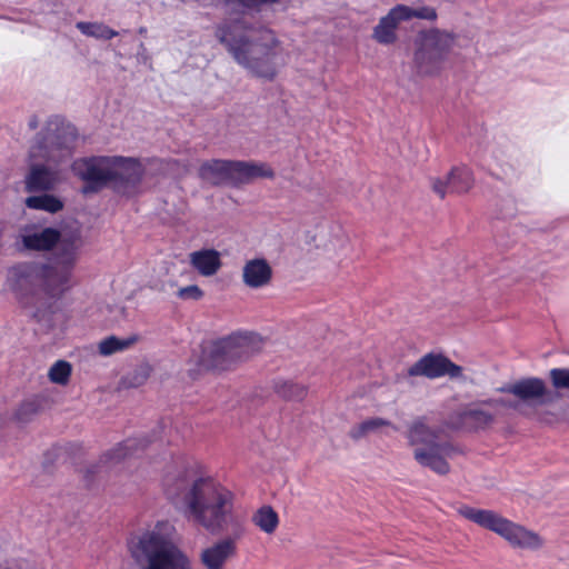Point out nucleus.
Returning a JSON list of instances; mask_svg holds the SVG:
<instances>
[{"instance_id":"nucleus-1","label":"nucleus","mask_w":569,"mask_h":569,"mask_svg":"<svg viewBox=\"0 0 569 569\" xmlns=\"http://www.w3.org/2000/svg\"><path fill=\"white\" fill-rule=\"evenodd\" d=\"M162 486L166 497L183 510L189 521L210 533L227 532L224 538L199 553L204 569H226L237 556L238 541L247 532L244 517L234 512V493L212 476L191 466L168 471Z\"/></svg>"},{"instance_id":"nucleus-2","label":"nucleus","mask_w":569,"mask_h":569,"mask_svg":"<svg viewBox=\"0 0 569 569\" xmlns=\"http://www.w3.org/2000/svg\"><path fill=\"white\" fill-rule=\"evenodd\" d=\"M81 241L64 240L53 261H23L9 268L6 284L22 308L46 328L53 326L57 302L74 286V267Z\"/></svg>"},{"instance_id":"nucleus-3","label":"nucleus","mask_w":569,"mask_h":569,"mask_svg":"<svg viewBox=\"0 0 569 569\" xmlns=\"http://www.w3.org/2000/svg\"><path fill=\"white\" fill-rule=\"evenodd\" d=\"M278 0H221L228 8L227 17L214 26V38L251 76L271 81L278 73L276 59L280 41L276 33L253 21L248 11Z\"/></svg>"},{"instance_id":"nucleus-4","label":"nucleus","mask_w":569,"mask_h":569,"mask_svg":"<svg viewBox=\"0 0 569 569\" xmlns=\"http://www.w3.org/2000/svg\"><path fill=\"white\" fill-rule=\"evenodd\" d=\"M76 130L59 117L50 118L30 147L28 171L23 178L29 193L52 191L59 182L58 164L72 152Z\"/></svg>"},{"instance_id":"nucleus-5","label":"nucleus","mask_w":569,"mask_h":569,"mask_svg":"<svg viewBox=\"0 0 569 569\" xmlns=\"http://www.w3.org/2000/svg\"><path fill=\"white\" fill-rule=\"evenodd\" d=\"M170 530L168 522H158L130 540L128 550L138 569H193L191 559L171 539Z\"/></svg>"},{"instance_id":"nucleus-6","label":"nucleus","mask_w":569,"mask_h":569,"mask_svg":"<svg viewBox=\"0 0 569 569\" xmlns=\"http://www.w3.org/2000/svg\"><path fill=\"white\" fill-rule=\"evenodd\" d=\"M262 348V339L251 332H236L211 341L202 351L200 365L206 369L227 370L248 360Z\"/></svg>"},{"instance_id":"nucleus-7","label":"nucleus","mask_w":569,"mask_h":569,"mask_svg":"<svg viewBox=\"0 0 569 569\" xmlns=\"http://www.w3.org/2000/svg\"><path fill=\"white\" fill-rule=\"evenodd\" d=\"M457 511L465 519L499 535L513 548L538 550L545 545V540L537 532L500 516L493 510L463 505Z\"/></svg>"},{"instance_id":"nucleus-8","label":"nucleus","mask_w":569,"mask_h":569,"mask_svg":"<svg viewBox=\"0 0 569 569\" xmlns=\"http://www.w3.org/2000/svg\"><path fill=\"white\" fill-rule=\"evenodd\" d=\"M453 32L431 28L420 31L415 40L413 64L421 76L440 73L442 64L456 43Z\"/></svg>"},{"instance_id":"nucleus-9","label":"nucleus","mask_w":569,"mask_h":569,"mask_svg":"<svg viewBox=\"0 0 569 569\" xmlns=\"http://www.w3.org/2000/svg\"><path fill=\"white\" fill-rule=\"evenodd\" d=\"M71 239L81 241L78 233L63 236L56 228L27 223L19 228L16 244L20 250L29 252H47L57 247L56 256H61V243Z\"/></svg>"},{"instance_id":"nucleus-10","label":"nucleus","mask_w":569,"mask_h":569,"mask_svg":"<svg viewBox=\"0 0 569 569\" xmlns=\"http://www.w3.org/2000/svg\"><path fill=\"white\" fill-rule=\"evenodd\" d=\"M72 169L82 181L83 193H93L110 186L112 156H98L79 159L73 162Z\"/></svg>"},{"instance_id":"nucleus-11","label":"nucleus","mask_w":569,"mask_h":569,"mask_svg":"<svg viewBox=\"0 0 569 569\" xmlns=\"http://www.w3.org/2000/svg\"><path fill=\"white\" fill-rule=\"evenodd\" d=\"M143 174L144 167L138 159L112 156L110 187L116 192L126 196L136 193Z\"/></svg>"},{"instance_id":"nucleus-12","label":"nucleus","mask_w":569,"mask_h":569,"mask_svg":"<svg viewBox=\"0 0 569 569\" xmlns=\"http://www.w3.org/2000/svg\"><path fill=\"white\" fill-rule=\"evenodd\" d=\"M409 377H425L430 380L448 377L465 380L463 368L442 353L429 352L416 361L407 371Z\"/></svg>"},{"instance_id":"nucleus-13","label":"nucleus","mask_w":569,"mask_h":569,"mask_svg":"<svg viewBox=\"0 0 569 569\" xmlns=\"http://www.w3.org/2000/svg\"><path fill=\"white\" fill-rule=\"evenodd\" d=\"M457 449L448 441H439L432 446L413 450L415 460L425 468H429L440 476L450 472L449 458H452Z\"/></svg>"},{"instance_id":"nucleus-14","label":"nucleus","mask_w":569,"mask_h":569,"mask_svg":"<svg viewBox=\"0 0 569 569\" xmlns=\"http://www.w3.org/2000/svg\"><path fill=\"white\" fill-rule=\"evenodd\" d=\"M500 407L516 408L517 406L503 399H488L469 406L461 412V419L472 429H485L495 421Z\"/></svg>"},{"instance_id":"nucleus-15","label":"nucleus","mask_w":569,"mask_h":569,"mask_svg":"<svg viewBox=\"0 0 569 569\" xmlns=\"http://www.w3.org/2000/svg\"><path fill=\"white\" fill-rule=\"evenodd\" d=\"M473 176L467 167H455L446 179H433L432 190L443 199L448 193H465L473 187Z\"/></svg>"},{"instance_id":"nucleus-16","label":"nucleus","mask_w":569,"mask_h":569,"mask_svg":"<svg viewBox=\"0 0 569 569\" xmlns=\"http://www.w3.org/2000/svg\"><path fill=\"white\" fill-rule=\"evenodd\" d=\"M230 186L248 184L256 179L274 178L273 169L264 162L231 160Z\"/></svg>"},{"instance_id":"nucleus-17","label":"nucleus","mask_w":569,"mask_h":569,"mask_svg":"<svg viewBox=\"0 0 569 569\" xmlns=\"http://www.w3.org/2000/svg\"><path fill=\"white\" fill-rule=\"evenodd\" d=\"M272 276V267L264 258L249 259L242 267V282L250 289H261L269 286Z\"/></svg>"},{"instance_id":"nucleus-18","label":"nucleus","mask_w":569,"mask_h":569,"mask_svg":"<svg viewBox=\"0 0 569 569\" xmlns=\"http://www.w3.org/2000/svg\"><path fill=\"white\" fill-rule=\"evenodd\" d=\"M501 391L509 392L525 402H536L545 405L549 400V392L545 382L539 378H527L515 382L511 386L501 388Z\"/></svg>"},{"instance_id":"nucleus-19","label":"nucleus","mask_w":569,"mask_h":569,"mask_svg":"<svg viewBox=\"0 0 569 569\" xmlns=\"http://www.w3.org/2000/svg\"><path fill=\"white\" fill-rule=\"evenodd\" d=\"M189 263L202 277H212L222 267L221 253L213 248H202L189 253Z\"/></svg>"},{"instance_id":"nucleus-20","label":"nucleus","mask_w":569,"mask_h":569,"mask_svg":"<svg viewBox=\"0 0 569 569\" xmlns=\"http://www.w3.org/2000/svg\"><path fill=\"white\" fill-rule=\"evenodd\" d=\"M405 21L399 7H393L385 17H381L373 28L372 38L380 44H393L397 39V29L400 22Z\"/></svg>"},{"instance_id":"nucleus-21","label":"nucleus","mask_w":569,"mask_h":569,"mask_svg":"<svg viewBox=\"0 0 569 569\" xmlns=\"http://www.w3.org/2000/svg\"><path fill=\"white\" fill-rule=\"evenodd\" d=\"M406 438L412 451L439 442L438 431L431 428L425 418H418L408 426Z\"/></svg>"},{"instance_id":"nucleus-22","label":"nucleus","mask_w":569,"mask_h":569,"mask_svg":"<svg viewBox=\"0 0 569 569\" xmlns=\"http://www.w3.org/2000/svg\"><path fill=\"white\" fill-rule=\"evenodd\" d=\"M231 160L212 159L199 168V177L211 186H230Z\"/></svg>"},{"instance_id":"nucleus-23","label":"nucleus","mask_w":569,"mask_h":569,"mask_svg":"<svg viewBox=\"0 0 569 569\" xmlns=\"http://www.w3.org/2000/svg\"><path fill=\"white\" fill-rule=\"evenodd\" d=\"M323 250L328 259L340 263L350 256L349 237L341 229H337L323 244Z\"/></svg>"},{"instance_id":"nucleus-24","label":"nucleus","mask_w":569,"mask_h":569,"mask_svg":"<svg viewBox=\"0 0 569 569\" xmlns=\"http://www.w3.org/2000/svg\"><path fill=\"white\" fill-rule=\"evenodd\" d=\"M251 521L262 532L272 535L279 526V516L271 506L264 505L252 513Z\"/></svg>"},{"instance_id":"nucleus-25","label":"nucleus","mask_w":569,"mask_h":569,"mask_svg":"<svg viewBox=\"0 0 569 569\" xmlns=\"http://www.w3.org/2000/svg\"><path fill=\"white\" fill-rule=\"evenodd\" d=\"M146 445L137 439H128L111 449L104 457L111 463H118L121 460L138 456L144 449Z\"/></svg>"},{"instance_id":"nucleus-26","label":"nucleus","mask_w":569,"mask_h":569,"mask_svg":"<svg viewBox=\"0 0 569 569\" xmlns=\"http://www.w3.org/2000/svg\"><path fill=\"white\" fill-rule=\"evenodd\" d=\"M24 204L29 209L42 210L56 213L63 209V202L56 196L42 192L40 196H30L24 200Z\"/></svg>"},{"instance_id":"nucleus-27","label":"nucleus","mask_w":569,"mask_h":569,"mask_svg":"<svg viewBox=\"0 0 569 569\" xmlns=\"http://www.w3.org/2000/svg\"><path fill=\"white\" fill-rule=\"evenodd\" d=\"M383 427H391L395 431L398 430V428L393 426L389 420L380 417H375L353 426L349 431V437L353 440H359L371 432L378 431Z\"/></svg>"},{"instance_id":"nucleus-28","label":"nucleus","mask_w":569,"mask_h":569,"mask_svg":"<svg viewBox=\"0 0 569 569\" xmlns=\"http://www.w3.org/2000/svg\"><path fill=\"white\" fill-rule=\"evenodd\" d=\"M137 341L138 336L136 335L127 338H118L116 336H110L99 342L98 350L101 356H111L116 352L129 349Z\"/></svg>"},{"instance_id":"nucleus-29","label":"nucleus","mask_w":569,"mask_h":569,"mask_svg":"<svg viewBox=\"0 0 569 569\" xmlns=\"http://www.w3.org/2000/svg\"><path fill=\"white\" fill-rule=\"evenodd\" d=\"M76 27L82 34L96 39L110 40L118 36V31L109 28L102 22L79 21Z\"/></svg>"},{"instance_id":"nucleus-30","label":"nucleus","mask_w":569,"mask_h":569,"mask_svg":"<svg viewBox=\"0 0 569 569\" xmlns=\"http://www.w3.org/2000/svg\"><path fill=\"white\" fill-rule=\"evenodd\" d=\"M274 392L284 400L300 401L307 396V388L292 381H278Z\"/></svg>"},{"instance_id":"nucleus-31","label":"nucleus","mask_w":569,"mask_h":569,"mask_svg":"<svg viewBox=\"0 0 569 569\" xmlns=\"http://www.w3.org/2000/svg\"><path fill=\"white\" fill-rule=\"evenodd\" d=\"M398 7L405 21L412 18L433 21L438 17L436 9L432 7L411 8L405 4H398Z\"/></svg>"},{"instance_id":"nucleus-32","label":"nucleus","mask_w":569,"mask_h":569,"mask_svg":"<svg viewBox=\"0 0 569 569\" xmlns=\"http://www.w3.org/2000/svg\"><path fill=\"white\" fill-rule=\"evenodd\" d=\"M71 375V365L68 361L59 360L49 370V379L58 385H66Z\"/></svg>"},{"instance_id":"nucleus-33","label":"nucleus","mask_w":569,"mask_h":569,"mask_svg":"<svg viewBox=\"0 0 569 569\" xmlns=\"http://www.w3.org/2000/svg\"><path fill=\"white\" fill-rule=\"evenodd\" d=\"M549 376L555 388L569 389V368L551 369Z\"/></svg>"},{"instance_id":"nucleus-34","label":"nucleus","mask_w":569,"mask_h":569,"mask_svg":"<svg viewBox=\"0 0 569 569\" xmlns=\"http://www.w3.org/2000/svg\"><path fill=\"white\" fill-rule=\"evenodd\" d=\"M177 296L182 300H199L203 296V291L197 284H190L180 288Z\"/></svg>"},{"instance_id":"nucleus-35","label":"nucleus","mask_w":569,"mask_h":569,"mask_svg":"<svg viewBox=\"0 0 569 569\" xmlns=\"http://www.w3.org/2000/svg\"><path fill=\"white\" fill-rule=\"evenodd\" d=\"M29 126L31 129H36L38 127L37 119L36 118L31 119L29 122Z\"/></svg>"}]
</instances>
